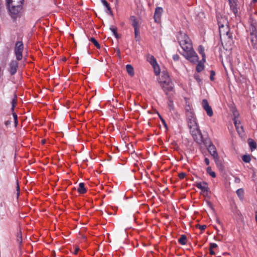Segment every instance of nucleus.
Returning <instances> with one entry per match:
<instances>
[{
	"instance_id": "1",
	"label": "nucleus",
	"mask_w": 257,
	"mask_h": 257,
	"mask_svg": "<svg viewBox=\"0 0 257 257\" xmlns=\"http://www.w3.org/2000/svg\"><path fill=\"white\" fill-rule=\"evenodd\" d=\"M180 45L185 52L184 57L190 62L196 63L198 62V57L192 48V45L190 38L185 34L180 33L178 37Z\"/></svg>"
},
{
	"instance_id": "2",
	"label": "nucleus",
	"mask_w": 257,
	"mask_h": 257,
	"mask_svg": "<svg viewBox=\"0 0 257 257\" xmlns=\"http://www.w3.org/2000/svg\"><path fill=\"white\" fill-rule=\"evenodd\" d=\"M186 116L188 127L194 140L197 143L200 144L202 142V135L198 128L194 113L189 106L186 108Z\"/></svg>"
},
{
	"instance_id": "3",
	"label": "nucleus",
	"mask_w": 257,
	"mask_h": 257,
	"mask_svg": "<svg viewBox=\"0 0 257 257\" xmlns=\"http://www.w3.org/2000/svg\"><path fill=\"white\" fill-rule=\"evenodd\" d=\"M22 5L7 4L10 15L13 19H15L21 16L22 12Z\"/></svg>"
},
{
	"instance_id": "4",
	"label": "nucleus",
	"mask_w": 257,
	"mask_h": 257,
	"mask_svg": "<svg viewBox=\"0 0 257 257\" xmlns=\"http://www.w3.org/2000/svg\"><path fill=\"white\" fill-rule=\"evenodd\" d=\"M159 83L162 87H166L165 84H167L169 85V87L167 88L168 90H173V84L167 73H162L161 77L160 78Z\"/></svg>"
},
{
	"instance_id": "5",
	"label": "nucleus",
	"mask_w": 257,
	"mask_h": 257,
	"mask_svg": "<svg viewBox=\"0 0 257 257\" xmlns=\"http://www.w3.org/2000/svg\"><path fill=\"white\" fill-rule=\"evenodd\" d=\"M23 50L24 45L23 42L22 41L17 42L15 47V54L18 61H20L22 59Z\"/></svg>"
},
{
	"instance_id": "6",
	"label": "nucleus",
	"mask_w": 257,
	"mask_h": 257,
	"mask_svg": "<svg viewBox=\"0 0 257 257\" xmlns=\"http://www.w3.org/2000/svg\"><path fill=\"white\" fill-rule=\"evenodd\" d=\"M251 31H252L250 33L251 44L253 47L257 48V33H256L257 23L251 24Z\"/></svg>"
},
{
	"instance_id": "7",
	"label": "nucleus",
	"mask_w": 257,
	"mask_h": 257,
	"mask_svg": "<svg viewBox=\"0 0 257 257\" xmlns=\"http://www.w3.org/2000/svg\"><path fill=\"white\" fill-rule=\"evenodd\" d=\"M219 29L220 38L221 40L222 39L224 40L228 39L229 40L231 39L232 36L229 33L228 26H224L223 27H219Z\"/></svg>"
},
{
	"instance_id": "8",
	"label": "nucleus",
	"mask_w": 257,
	"mask_h": 257,
	"mask_svg": "<svg viewBox=\"0 0 257 257\" xmlns=\"http://www.w3.org/2000/svg\"><path fill=\"white\" fill-rule=\"evenodd\" d=\"M207 149L210 154L213 157L216 164H218V155L215 146L210 144L207 147Z\"/></svg>"
},
{
	"instance_id": "9",
	"label": "nucleus",
	"mask_w": 257,
	"mask_h": 257,
	"mask_svg": "<svg viewBox=\"0 0 257 257\" xmlns=\"http://www.w3.org/2000/svg\"><path fill=\"white\" fill-rule=\"evenodd\" d=\"M202 105L203 109L206 111L207 115L209 117L212 116L213 114V110L206 99H204L202 100Z\"/></svg>"
},
{
	"instance_id": "10",
	"label": "nucleus",
	"mask_w": 257,
	"mask_h": 257,
	"mask_svg": "<svg viewBox=\"0 0 257 257\" xmlns=\"http://www.w3.org/2000/svg\"><path fill=\"white\" fill-rule=\"evenodd\" d=\"M195 186L198 189L201 190V191L204 193H206V195L207 194L209 188L208 187V184L206 182H197L196 183Z\"/></svg>"
},
{
	"instance_id": "11",
	"label": "nucleus",
	"mask_w": 257,
	"mask_h": 257,
	"mask_svg": "<svg viewBox=\"0 0 257 257\" xmlns=\"http://www.w3.org/2000/svg\"><path fill=\"white\" fill-rule=\"evenodd\" d=\"M217 18L219 27L228 26V21L225 17L217 16Z\"/></svg>"
},
{
	"instance_id": "12",
	"label": "nucleus",
	"mask_w": 257,
	"mask_h": 257,
	"mask_svg": "<svg viewBox=\"0 0 257 257\" xmlns=\"http://www.w3.org/2000/svg\"><path fill=\"white\" fill-rule=\"evenodd\" d=\"M18 67V63L16 61H13L10 64L9 71L11 75L15 74Z\"/></svg>"
},
{
	"instance_id": "13",
	"label": "nucleus",
	"mask_w": 257,
	"mask_h": 257,
	"mask_svg": "<svg viewBox=\"0 0 257 257\" xmlns=\"http://www.w3.org/2000/svg\"><path fill=\"white\" fill-rule=\"evenodd\" d=\"M163 9L160 7H158L156 9L155 14H154V19L155 22H159L160 20L161 16L163 13Z\"/></svg>"
},
{
	"instance_id": "14",
	"label": "nucleus",
	"mask_w": 257,
	"mask_h": 257,
	"mask_svg": "<svg viewBox=\"0 0 257 257\" xmlns=\"http://www.w3.org/2000/svg\"><path fill=\"white\" fill-rule=\"evenodd\" d=\"M130 20L132 22V25L134 28V29H139L140 28V21L139 20L137 19L135 16H132L130 18Z\"/></svg>"
},
{
	"instance_id": "15",
	"label": "nucleus",
	"mask_w": 257,
	"mask_h": 257,
	"mask_svg": "<svg viewBox=\"0 0 257 257\" xmlns=\"http://www.w3.org/2000/svg\"><path fill=\"white\" fill-rule=\"evenodd\" d=\"M234 123L236 127V129L239 135H241L243 132V127L241 125H240V123L239 121L236 118L234 119Z\"/></svg>"
},
{
	"instance_id": "16",
	"label": "nucleus",
	"mask_w": 257,
	"mask_h": 257,
	"mask_svg": "<svg viewBox=\"0 0 257 257\" xmlns=\"http://www.w3.org/2000/svg\"><path fill=\"white\" fill-rule=\"evenodd\" d=\"M229 2L230 7L233 13L236 15L237 13V9L236 7L235 0H228Z\"/></svg>"
},
{
	"instance_id": "17",
	"label": "nucleus",
	"mask_w": 257,
	"mask_h": 257,
	"mask_svg": "<svg viewBox=\"0 0 257 257\" xmlns=\"http://www.w3.org/2000/svg\"><path fill=\"white\" fill-rule=\"evenodd\" d=\"M126 70L127 73L131 76H133L134 75V71L133 66L131 65H127L126 66Z\"/></svg>"
},
{
	"instance_id": "18",
	"label": "nucleus",
	"mask_w": 257,
	"mask_h": 257,
	"mask_svg": "<svg viewBox=\"0 0 257 257\" xmlns=\"http://www.w3.org/2000/svg\"><path fill=\"white\" fill-rule=\"evenodd\" d=\"M248 143L251 150L252 151L253 150L256 149V143L251 139H248Z\"/></svg>"
},
{
	"instance_id": "19",
	"label": "nucleus",
	"mask_w": 257,
	"mask_h": 257,
	"mask_svg": "<svg viewBox=\"0 0 257 257\" xmlns=\"http://www.w3.org/2000/svg\"><path fill=\"white\" fill-rule=\"evenodd\" d=\"M77 191L79 193L81 194H83L86 192V190L84 186V184L83 183H80L79 184V187L77 189Z\"/></svg>"
},
{
	"instance_id": "20",
	"label": "nucleus",
	"mask_w": 257,
	"mask_h": 257,
	"mask_svg": "<svg viewBox=\"0 0 257 257\" xmlns=\"http://www.w3.org/2000/svg\"><path fill=\"white\" fill-rule=\"evenodd\" d=\"M24 0H7V4L23 5Z\"/></svg>"
},
{
	"instance_id": "21",
	"label": "nucleus",
	"mask_w": 257,
	"mask_h": 257,
	"mask_svg": "<svg viewBox=\"0 0 257 257\" xmlns=\"http://www.w3.org/2000/svg\"><path fill=\"white\" fill-rule=\"evenodd\" d=\"M178 242L182 245H185L187 242V238L186 235H182L178 239Z\"/></svg>"
},
{
	"instance_id": "22",
	"label": "nucleus",
	"mask_w": 257,
	"mask_h": 257,
	"mask_svg": "<svg viewBox=\"0 0 257 257\" xmlns=\"http://www.w3.org/2000/svg\"><path fill=\"white\" fill-rule=\"evenodd\" d=\"M102 3L103 4L104 6L106 8L107 10L109 12V14L111 15H112V12L111 10V8L108 4V3L105 0L102 1Z\"/></svg>"
},
{
	"instance_id": "23",
	"label": "nucleus",
	"mask_w": 257,
	"mask_h": 257,
	"mask_svg": "<svg viewBox=\"0 0 257 257\" xmlns=\"http://www.w3.org/2000/svg\"><path fill=\"white\" fill-rule=\"evenodd\" d=\"M204 48L202 46H199V47H198V52H199V53L200 54L202 55V56L203 57L202 58V60L205 61V53L204 52Z\"/></svg>"
},
{
	"instance_id": "24",
	"label": "nucleus",
	"mask_w": 257,
	"mask_h": 257,
	"mask_svg": "<svg viewBox=\"0 0 257 257\" xmlns=\"http://www.w3.org/2000/svg\"><path fill=\"white\" fill-rule=\"evenodd\" d=\"M135 39L137 41H139L140 40V28L139 29H135Z\"/></svg>"
},
{
	"instance_id": "25",
	"label": "nucleus",
	"mask_w": 257,
	"mask_h": 257,
	"mask_svg": "<svg viewBox=\"0 0 257 257\" xmlns=\"http://www.w3.org/2000/svg\"><path fill=\"white\" fill-rule=\"evenodd\" d=\"M244 191L242 189L240 188L236 191V194L240 199H242L243 198Z\"/></svg>"
},
{
	"instance_id": "26",
	"label": "nucleus",
	"mask_w": 257,
	"mask_h": 257,
	"mask_svg": "<svg viewBox=\"0 0 257 257\" xmlns=\"http://www.w3.org/2000/svg\"><path fill=\"white\" fill-rule=\"evenodd\" d=\"M152 66L154 68V72H155V74L156 75H159L160 74V70L159 66L158 65V64L157 63Z\"/></svg>"
},
{
	"instance_id": "27",
	"label": "nucleus",
	"mask_w": 257,
	"mask_h": 257,
	"mask_svg": "<svg viewBox=\"0 0 257 257\" xmlns=\"http://www.w3.org/2000/svg\"><path fill=\"white\" fill-rule=\"evenodd\" d=\"M148 61L152 66L157 63L156 59L153 56H151L148 58Z\"/></svg>"
},
{
	"instance_id": "28",
	"label": "nucleus",
	"mask_w": 257,
	"mask_h": 257,
	"mask_svg": "<svg viewBox=\"0 0 257 257\" xmlns=\"http://www.w3.org/2000/svg\"><path fill=\"white\" fill-rule=\"evenodd\" d=\"M207 172L213 178H215L216 177V174L214 172L212 171V169L210 167H208L207 168Z\"/></svg>"
},
{
	"instance_id": "29",
	"label": "nucleus",
	"mask_w": 257,
	"mask_h": 257,
	"mask_svg": "<svg viewBox=\"0 0 257 257\" xmlns=\"http://www.w3.org/2000/svg\"><path fill=\"white\" fill-rule=\"evenodd\" d=\"M90 41L94 45V46L97 48H100V46L99 44V43L97 42V41L94 38H91L90 39Z\"/></svg>"
},
{
	"instance_id": "30",
	"label": "nucleus",
	"mask_w": 257,
	"mask_h": 257,
	"mask_svg": "<svg viewBox=\"0 0 257 257\" xmlns=\"http://www.w3.org/2000/svg\"><path fill=\"white\" fill-rule=\"evenodd\" d=\"M16 98H17V95L15 94L14 98L13 99L12 101V110L13 111H14V108L16 107V104H17Z\"/></svg>"
},
{
	"instance_id": "31",
	"label": "nucleus",
	"mask_w": 257,
	"mask_h": 257,
	"mask_svg": "<svg viewBox=\"0 0 257 257\" xmlns=\"http://www.w3.org/2000/svg\"><path fill=\"white\" fill-rule=\"evenodd\" d=\"M204 69V65L199 62L196 66V71L200 72Z\"/></svg>"
},
{
	"instance_id": "32",
	"label": "nucleus",
	"mask_w": 257,
	"mask_h": 257,
	"mask_svg": "<svg viewBox=\"0 0 257 257\" xmlns=\"http://www.w3.org/2000/svg\"><path fill=\"white\" fill-rule=\"evenodd\" d=\"M110 30L113 33L114 35L116 38H118V35L117 33V28L116 27H111L110 28Z\"/></svg>"
},
{
	"instance_id": "33",
	"label": "nucleus",
	"mask_w": 257,
	"mask_h": 257,
	"mask_svg": "<svg viewBox=\"0 0 257 257\" xmlns=\"http://www.w3.org/2000/svg\"><path fill=\"white\" fill-rule=\"evenodd\" d=\"M242 160L245 163H249L250 161V157L249 155H244L242 156Z\"/></svg>"
},
{
	"instance_id": "34",
	"label": "nucleus",
	"mask_w": 257,
	"mask_h": 257,
	"mask_svg": "<svg viewBox=\"0 0 257 257\" xmlns=\"http://www.w3.org/2000/svg\"><path fill=\"white\" fill-rule=\"evenodd\" d=\"M17 241L19 243H22V238L21 233H18L17 235Z\"/></svg>"
},
{
	"instance_id": "35",
	"label": "nucleus",
	"mask_w": 257,
	"mask_h": 257,
	"mask_svg": "<svg viewBox=\"0 0 257 257\" xmlns=\"http://www.w3.org/2000/svg\"><path fill=\"white\" fill-rule=\"evenodd\" d=\"M13 115L14 120H15V126H16L18 124L17 115L16 113L15 112L13 113Z\"/></svg>"
},
{
	"instance_id": "36",
	"label": "nucleus",
	"mask_w": 257,
	"mask_h": 257,
	"mask_svg": "<svg viewBox=\"0 0 257 257\" xmlns=\"http://www.w3.org/2000/svg\"><path fill=\"white\" fill-rule=\"evenodd\" d=\"M178 176L180 179H183L185 177L186 174L185 173L182 172L179 174Z\"/></svg>"
},
{
	"instance_id": "37",
	"label": "nucleus",
	"mask_w": 257,
	"mask_h": 257,
	"mask_svg": "<svg viewBox=\"0 0 257 257\" xmlns=\"http://www.w3.org/2000/svg\"><path fill=\"white\" fill-rule=\"evenodd\" d=\"M165 86H166V87H162V88L164 89V90L166 92V94H167L168 92H170V91H172V90H168V89L167 88L168 87H169V85L165 84Z\"/></svg>"
},
{
	"instance_id": "38",
	"label": "nucleus",
	"mask_w": 257,
	"mask_h": 257,
	"mask_svg": "<svg viewBox=\"0 0 257 257\" xmlns=\"http://www.w3.org/2000/svg\"><path fill=\"white\" fill-rule=\"evenodd\" d=\"M217 246V244H216L215 243H211L210 244L209 248H210V249H213V248H216Z\"/></svg>"
},
{
	"instance_id": "39",
	"label": "nucleus",
	"mask_w": 257,
	"mask_h": 257,
	"mask_svg": "<svg viewBox=\"0 0 257 257\" xmlns=\"http://www.w3.org/2000/svg\"><path fill=\"white\" fill-rule=\"evenodd\" d=\"M173 102L172 100H170L168 102V106L170 109H172L173 108Z\"/></svg>"
},
{
	"instance_id": "40",
	"label": "nucleus",
	"mask_w": 257,
	"mask_h": 257,
	"mask_svg": "<svg viewBox=\"0 0 257 257\" xmlns=\"http://www.w3.org/2000/svg\"><path fill=\"white\" fill-rule=\"evenodd\" d=\"M214 75H215L214 71H211V73H210V78L211 80H214Z\"/></svg>"
},
{
	"instance_id": "41",
	"label": "nucleus",
	"mask_w": 257,
	"mask_h": 257,
	"mask_svg": "<svg viewBox=\"0 0 257 257\" xmlns=\"http://www.w3.org/2000/svg\"><path fill=\"white\" fill-rule=\"evenodd\" d=\"M173 58L174 61H178L179 59V56L178 55L175 54V55H173Z\"/></svg>"
},
{
	"instance_id": "42",
	"label": "nucleus",
	"mask_w": 257,
	"mask_h": 257,
	"mask_svg": "<svg viewBox=\"0 0 257 257\" xmlns=\"http://www.w3.org/2000/svg\"><path fill=\"white\" fill-rule=\"evenodd\" d=\"M17 195L19 196L20 194V187H19L18 182H17Z\"/></svg>"
},
{
	"instance_id": "43",
	"label": "nucleus",
	"mask_w": 257,
	"mask_h": 257,
	"mask_svg": "<svg viewBox=\"0 0 257 257\" xmlns=\"http://www.w3.org/2000/svg\"><path fill=\"white\" fill-rule=\"evenodd\" d=\"M204 162L207 165H208L209 164V160L208 158H205L204 159Z\"/></svg>"
},
{
	"instance_id": "44",
	"label": "nucleus",
	"mask_w": 257,
	"mask_h": 257,
	"mask_svg": "<svg viewBox=\"0 0 257 257\" xmlns=\"http://www.w3.org/2000/svg\"><path fill=\"white\" fill-rule=\"evenodd\" d=\"M195 78L198 82L201 81V79H200L199 75H195Z\"/></svg>"
},
{
	"instance_id": "45",
	"label": "nucleus",
	"mask_w": 257,
	"mask_h": 257,
	"mask_svg": "<svg viewBox=\"0 0 257 257\" xmlns=\"http://www.w3.org/2000/svg\"><path fill=\"white\" fill-rule=\"evenodd\" d=\"M209 252H210V254L211 255L215 254V252L213 250V249H210V248H209Z\"/></svg>"
},
{
	"instance_id": "46",
	"label": "nucleus",
	"mask_w": 257,
	"mask_h": 257,
	"mask_svg": "<svg viewBox=\"0 0 257 257\" xmlns=\"http://www.w3.org/2000/svg\"><path fill=\"white\" fill-rule=\"evenodd\" d=\"M206 228V226L205 225H201L200 226V229L201 230H204Z\"/></svg>"
},
{
	"instance_id": "47",
	"label": "nucleus",
	"mask_w": 257,
	"mask_h": 257,
	"mask_svg": "<svg viewBox=\"0 0 257 257\" xmlns=\"http://www.w3.org/2000/svg\"><path fill=\"white\" fill-rule=\"evenodd\" d=\"M79 250V248H78V247H77V248H76L75 249L74 251V254H76L78 253V252Z\"/></svg>"
},
{
	"instance_id": "48",
	"label": "nucleus",
	"mask_w": 257,
	"mask_h": 257,
	"mask_svg": "<svg viewBox=\"0 0 257 257\" xmlns=\"http://www.w3.org/2000/svg\"><path fill=\"white\" fill-rule=\"evenodd\" d=\"M11 123V121L9 120H8L6 122L5 124L6 125H8Z\"/></svg>"
},
{
	"instance_id": "49",
	"label": "nucleus",
	"mask_w": 257,
	"mask_h": 257,
	"mask_svg": "<svg viewBox=\"0 0 257 257\" xmlns=\"http://www.w3.org/2000/svg\"><path fill=\"white\" fill-rule=\"evenodd\" d=\"M45 142H46V140H42V143L43 144H44L45 143Z\"/></svg>"
},
{
	"instance_id": "50",
	"label": "nucleus",
	"mask_w": 257,
	"mask_h": 257,
	"mask_svg": "<svg viewBox=\"0 0 257 257\" xmlns=\"http://www.w3.org/2000/svg\"><path fill=\"white\" fill-rule=\"evenodd\" d=\"M221 163H220V161L219 160V159H218V164H216L217 166H219V165H220Z\"/></svg>"
},
{
	"instance_id": "51",
	"label": "nucleus",
	"mask_w": 257,
	"mask_h": 257,
	"mask_svg": "<svg viewBox=\"0 0 257 257\" xmlns=\"http://www.w3.org/2000/svg\"><path fill=\"white\" fill-rule=\"evenodd\" d=\"M162 120L163 123L165 124V125H166V123H165V120L164 119H162Z\"/></svg>"
},
{
	"instance_id": "52",
	"label": "nucleus",
	"mask_w": 257,
	"mask_h": 257,
	"mask_svg": "<svg viewBox=\"0 0 257 257\" xmlns=\"http://www.w3.org/2000/svg\"><path fill=\"white\" fill-rule=\"evenodd\" d=\"M207 203L208 205H209L210 206L211 205V203L209 201H207Z\"/></svg>"
},
{
	"instance_id": "53",
	"label": "nucleus",
	"mask_w": 257,
	"mask_h": 257,
	"mask_svg": "<svg viewBox=\"0 0 257 257\" xmlns=\"http://www.w3.org/2000/svg\"><path fill=\"white\" fill-rule=\"evenodd\" d=\"M222 64L224 66V69L226 70V67L224 66V64H223V62H222Z\"/></svg>"
},
{
	"instance_id": "54",
	"label": "nucleus",
	"mask_w": 257,
	"mask_h": 257,
	"mask_svg": "<svg viewBox=\"0 0 257 257\" xmlns=\"http://www.w3.org/2000/svg\"><path fill=\"white\" fill-rule=\"evenodd\" d=\"M253 1L254 2H256L257 0H253Z\"/></svg>"
}]
</instances>
